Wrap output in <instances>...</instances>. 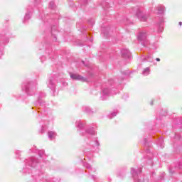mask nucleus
<instances>
[{"label": "nucleus", "mask_w": 182, "mask_h": 182, "mask_svg": "<svg viewBox=\"0 0 182 182\" xmlns=\"http://www.w3.org/2000/svg\"><path fill=\"white\" fill-rule=\"evenodd\" d=\"M157 62H160V58H156Z\"/></svg>", "instance_id": "nucleus-3"}, {"label": "nucleus", "mask_w": 182, "mask_h": 182, "mask_svg": "<svg viewBox=\"0 0 182 182\" xmlns=\"http://www.w3.org/2000/svg\"><path fill=\"white\" fill-rule=\"evenodd\" d=\"M179 25H180V26H181V25H182V22L181 21L179 22Z\"/></svg>", "instance_id": "nucleus-4"}, {"label": "nucleus", "mask_w": 182, "mask_h": 182, "mask_svg": "<svg viewBox=\"0 0 182 182\" xmlns=\"http://www.w3.org/2000/svg\"><path fill=\"white\" fill-rule=\"evenodd\" d=\"M150 70L149 68L145 69V72H149Z\"/></svg>", "instance_id": "nucleus-2"}, {"label": "nucleus", "mask_w": 182, "mask_h": 182, "mask_svg": "<svg viewBox=\"0 0 182 182\" xmlns=\"http://www.w3.org/2000/svg\"><path fill=\"white\" fill-rule=\"evenodd\" d=\"M70 76L71 79H73V80H79L80 79V77L76 74H70Z\"/></svg>", "instance_id": "nucleus-1"}]
</instances>
